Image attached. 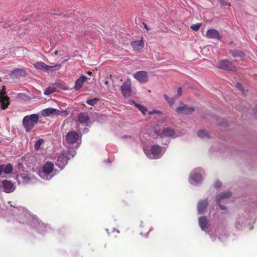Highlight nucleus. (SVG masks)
Listing matches in <instances>:
<instances>
[{
	"instance_id": "obj_1",
	"label": "nucleus",
	"mask_w": 257,
	"mask_h": 257,
	"mask_svg": "<svg viewBox=\"0 0 257 257\" xmlns=\"http://www.w3.org/2000/svg\"><path fill=\"white\" fill-rule=\"evenodd\" d=\"M76 154V151L73 149L62 152L57 160L56 165L62 169L67 165L68 160L73 158Z\"/></svg>"
},
{
	"instance_id": "obj_2",
	"label": "nucleus",
	"mask_w": 257,
	"mask_h": 257,
	"mask_svg": "<svg viewBox=\"0 0 257 257\" xmlns=\"http://www.w3.org/2000/svg\"><path fill=\"white\" fill-rule=\"evenodd\" d=\"M39 117L37 114L25 116L23 119V124L27 132H30L38 122Z\"/></svg>"
},
{
	"instance_id": "obj_3",
	"label": "nucleus",
	"mask_w": 257,
	"mask_h": 257,
	"mask_svg": "<svg viewBox=\"0 0 257 257\" xmlns=\"http://www.w3.org/2000/svg\"><path fill=\"white\" fill-rule=\"evenodd\" d=\"M54 170V164L51 162H46L43 165L42 171L40 172V176L45 180L50 179L53 175H51Z\"/></svg>"
},
{
	"instance_id": "obj_4",
	"label": "nucleus",
	"mask_w": 257,
	"mask_h": 257,
	"mask_svg": "<svg viewBox=\"0 0 257 257\" xmlns=\"http://www.w3.org/2000/svg\"><path fill=\"white\" fill-rule=\"evenodd\" d=\"M41 114L44 116H53L55 115H61L66 116L69 114V112L66 110H60L53 108H48L42 110Z\"/></svg>"
},
{
	"instance_id": "obj_5",
	"label": "nucleus",
	"mask_w": 257,
	"mask_h": 257,
	"mask_svg": "<svg viewBox=\"0 0 257 257\" xmlns=\"http://www.w3.org/2000/svg\"><path fill=\"white\" fill-rule=\"evenodd\" d=\"M154 132L161 138L173 137L175 135L174 130L168 127H163L159 129L156 128L154 130Z\"/></svg>"
},
{
	"instance_id": "obj_6",
	"label": "nucleus",
	"mask_w": 257,
	"mask_h": 257,
	"mask_svg": "<svg viewBox=\"0 0 257 257\" xmlns=\"http://www.w3.org/2000/svg\"><path fill=\"white\" fill-rule=\"evenodd\" d=\"M34 65L37 69L46 72L54 71L55 68L58 67V68H59L61 67L60 64H57L55 66H49L42 61L37 62Z\"/></svg>"
},
{
	"instance_id": "obj_7",
	"label": "nucleus",
	"mask_w": 257,
	"mask_h": 257,
	"mask_svg": "<svg viewBox=\"0 0 257 257\" xmlns=\"http://www.w3.org/2000/svg\"><path fill=\"white\" fill-rule=\"evenodd\" d=\"M218 68L226 71H234L236 69V67L232 62L226 60H222L219 62Z\"/></svg>"
},
{
	"instance_id": "obj_8",
	"label": "nucleus",
	"mask_w": 257,
	"mask_h": 257,
	"mask_svg": "<svg viewBox=\"0 0 257 257\" xmlns=\"http://www.w3.org/2000/svg\"><path fill=\"white\" fill-rule=\"evenodd\" d=\"M162 150V147L159 145H155L152 146L150 150L151 154L149 156V157L151 159L160 158L163 155Z\"/></svg>"
},
{
	"instance_id": "obj_9",
	"label": "nucleus",
	"mask_w": 257,
	"mask_h": 257,
	"mask_svg": "<svg viewBox=\"0 0 257 257\" xmlns=\"http://www.w3.org/2000/svg\"><path fill=\"white\" fill-rule=\"evenodd\" d=\"M132 82L130 79H127L121 85V91L122 95L125 96H130L132 93Z\"/></svg>"
},
{
	"instance_id": "obj_10",
	"label": "nucleus",
	"mask_w": 257,
	"mask_h": 257,
	"mask_svg": "<svg viewBox=\"0 0 257 257\" xmlns=\"http://www.w3.org/2000/svg\"><path fill=\"white\" fill-rule=\"evenodd\" d=\"M5 89V87H3V90L0 91V105L4 109H6L10 104V98L6 95Z\"/></svg>"
},
{
	"instance_id": "obj_11",
	"label": "nucleus",
	"mask_w": 257,
	"mask_h": 257,
	"mask_svg": "<svg viewBox=\"0 0 257 257\" xmlns=\"http://www.w3.org/2000/svg\"><path fill=\"white\" fill-rule=\"evenodd\" d=\"M195 109L193 107L188 106L183 103H180V105L176 108V111L179 113L183 114H190L193 113Z\"/></svg>"
},
{
	"instance_id": "obj_12",
	"label": "nucleus",
	"mask_w": 257,
	"mask_h": 257,
	"mask_svg": "<svg viewBox=\"0 0 257 257\" xmlns=\"http://www.w3.org/2000/svg\"><path fill=\"white\" fill-rule=\"evenodd\" d=\"M79 138V134L75 131H71L66 136V141L70 145H73L77 142Z\"/></svg>"
},
{
	"instance_id": "obj_13",
	"label": "nucleus",
	"mask_w": 257,
	"mask_h": 257,
	"mask_svg": "<svg viewBox=\"0 0 257 257\" xmlns=\"http://www.w3.org/2000/svg\"><path fill=\"white\" fill-rule=\"evenodd\" d=\"M134 77L140 83H145L148 81V75L145 71H139L134 74Z\"/></svg>"
},
{
	"instance_id": "obj_14",
	"label": "nucleus",
	"mask_w": 257,
	"mask_h": 257,
	"mask_svg": "<svg viewBox=\"0 0 257 257\" xmlns=\"http://www.w3.org/2000/svg\"><path fill=\"white\" fill-rule=\"evenodd\" d=\"M206 36L209 39H215L218 40H221L222 39V36L218 31L214 29L208 30L206 33Z\"/></svg>"
},
{
	"instance_id": "obj_15",
	"label": "nucleus",
	"mask_w": 257,
	"mask_h": 257,
	"mask_svg": "<svg viewBox=\"0 0 257 257\" xmlns=\"http://www.w3.org/2000/svg\"><path fill=\"white\" fill-rule=\"evenodd\" d=\"M2 186L4 191L6 193H11L15 190L14 184L11 181L4 180L2 182Z\"/></svg>"
},
{
	"instance_id": "obj_16",
	"label": "nucleus",
	"mask_w": 257,
	"mask_h": 257,
	"mask_svg": "<svg viewBox=\"0 0 257 257\" xmlns=\"http://www.w3.org/2000/svg\"><path fill=\"white\" fill-rule=\"evenodd\" d=\"M208 204L207 199L200 200L197 204V211L199 214H202L205 212Z\"/></svg>"
},
{
	"instance_id": "obj_17",
	"label": "nucleus",
	"mask_w": 257,
	"mask_h": 257,
	"mask_svg": "<svg viewBox=\"0 0 257 257\" xmlns=\"http://www.w3.org/2000/svg\"><path fill=\"white\" fill-rule=\"evenodd\" d=\"M78 119L80 123L88 125L90 119L89 115L85 112H81L78 115Z\"/></svg>"
},
{
	"instance_id": "obj_18",
	"label": "nucleus",
	"mask_w": 257,
	"mask_h": 257,
	"mask_svg": "<svg viewBox=\"0 0 257 257\" xmlns=\"http://www.w3.org/2000/svg\"><path fill=\"white\" fill-rule=\"evenodd\" d=\"M131 46L136 51H140L144 47V42L143 40L132 42Z\"/></svg>"
},
{
	"instance_id": "obj_19",
	"label": "nucleus",
	"mask_w": 257,
	"mask_h": 257,
	"mask_svg": "<svg viewBox=\"0 0 257 257\" xmlns=\"http://www.w3.org/2000/svg\"><path fill=\"white\" fill-rule=\"evenodd\" d=\"M86 78V76L82 75L79 79H77L75 82V86L74 87L75 90H79L82 87L83 83L85 82Z\"/></svg>"
},
{
	"instance_id": "obj_20",
	"label": "nucleus",
	"mask_w": 257,
	"mask_h": 257,
	"mask_svg": "<svg viewBox=\"0 0 257 257\" xmlns=\"http://www.w3.org/2000/svg\"><path fill=\"white\" fill-rule=\"evenodd\" d=\"M231 194L230 192L228 191L218 195L216 198L217 203L219 204L221 199L228 198L231 196Z\"/></svg>"
},
{
	"instance_id": "obj_21",
	"label": "nucleus",
	"mask_w": 257,
	"mask_h": 257,
	"mask_svg": "<svg viewBox=\"0 0 257 257\" xmlns=\"http://www.w3.org/2000/svg\"><path fill=\"white\" fill-rule=\"evenodd\" d=\"M199 223L202 229L207 227V221L206 217L202 216L199 218Z\"/></svg>"
},
{
	"instance_id": "obj_22",
	"label": "nucleus",
	"mask_w": 257,
	"mask_h": 257,
	"mask_svg": "<svg viewBox=\"0 0 257 257\" xmlns=\"http://www.w3.org/2000/svg\"><path fill=\"white\" fill-rule=\"evenodd\" d=\"M56 91L57 87H56L55 84H54L49 86L47 88L45 89L44 91V94L45 95H50Z\"/></svg>"
},
{
	"instance_id": "obj_23",
	"label": "nucleus",
	"mask_w": 257,
	"mask_h": 257,
	"mask_svg": "<svg viewBox=\"0 0 257 257\" xmlns=\"http://www.w3.org/2000/svg\"><path fill=\"white\" fill-rule=\"evenodd\" d=\"M191 179L196 183L199 182L202 180V176L200 173H195L191 175Z\"/></svg>"
},
{
	"instance_id": "obj_24",
	"label": "nucleus",
	"mask_w": 257,
	"mask_h": 257,
	"mask_svg": "<svg viewBox=\"0 0 257 257\" xmlns=\"http://www.w3.org/2000/svg\"><path fill=\"white\" fill-rule=\"evenodd\" d=\"M197 135L199 137L201 138H209V135L208 133L207 132L203 130H200L198 133Z\"/></svg>"
},
{
	"instance_id": "obj_25",
	"label": "nucleus",
	"mask_w": 257,
	"mask_h": 257,
	"mask_svg": "<svg viewBox=\"0 0 257 257\" xmlns=\"http://www.w3.org/2000/svg\"><path fill=\"white\" fill-rule=\"evenodd\" d=\"M133 103L135 105V106L141 111V112L143 114H146L147 112L148 111V109L147 108L140 105V104L136 103L134 101H133Z\"/></svg>"
},
{
	"instance_id": "obj_26",
	"label": "nucleus",
	"mask_w": 257,
	"mask_h": 257,
	"mask_svg": "<svg viewBox=\"0 0 257 257\" xmlns=\"http://www.w3.org/2000/svg\"><path fill=\"white\" fill-rule=\"evenodd\" d=\"M13 170V167L11 164H9L7 165H4L3 172L7 174H10Z\"/></svg>"
},
{
	"instance_id": "obj_27",
	"label": "nucleus",
	"mask_w": 257,
	"mask_h": 257,
	"mask_svg": "<svg viewBox=\"0 0 257 257\" xmlns=\"http://www.w3.org/2000/svg\"><path fill=\"white\" fill-rule=\"evenodd\" d=\"M98 101L99 99L98 98H95L87 100L86 102L90 105L94 106L98 102Z\"/></svg>"
},
{
	"instance_id": "obj_28",
	"label": "nucleus",
	"mask_w": 257,
	"mask_h": 257,
	"mask_svg": "<svg viewBox=\"0 0 257 257\" xmlns=\"http://www.w3.org/2000/svg\"><path fill=\"white\" fill-rule=\"evenodd\" d=\"M43 139H39L38 140L35 144L34 148L36 150H38L40 149V147L42 144L43 143Z\"/></svg>"
},
{
	"instance_id": "obj_29",
	"label": "nucleus",
	"mask_w": 257,
	"mask_h": 257,
	"mask_svg": "<svg viewBox=\"0 0 257 257\" xmlns=\"http://www.w3.org/2000/svg\"><path fill=\"white\" fill-rule=\"evenodd\" d=\"M201 26V23H198V24H195V25H192L191 26V29L192 30H193V31H198L200 29Z\"/></svg>"
},
{
	"instance_id": "obj_30",
	"label": "nucleus",
	"mask_w": 257,
	"mask_h": 257,
	"mask_svg": "<svg viewBox=\"0 0 257 257\" xmlns=\"http://www.w3.org/2000/svg\"><path fill=\"white\" fill-rule=\"evenodd\" d=\"M242 54V53L241 51H237V50L232 51L231 52V55L234 57L241 56Z\"/></svg>"
},
{
	"instance_id": "obj_31",
	"label": "nucleus",
	"mask_w": 257,
	"mask_h": 257,
	"mask_svg": "<svg viewBox=\"0 0 257 257\" xmlns=\"http://www.w3.org/2000/svg\"><path fill=\"white\" fill-rule=\"evenodd\" d=\"M56 87L57 88H60L63 90H66L67 88L65 86H64L62 83L60 82H56L55 83Z\"/></svg>"
},
{
	"instance_id": "obj_32",
	"label": "nucleus",
	"mask_w": 257,
	"mask_h": 257,
	"mask_svg": "<svg viewBox=\"0 0 257 257\" xmlns=\"http://www.w3.org/2000/svg\"><path fill=\"white\" fill-rule=\"evenodd\" d=\"M236 87L239 90L241 91L242 92L244 91L243 86L240 83H237L236 84Z\"/></svg>"
},
{
	"instance_id": "obj_33",
	"label": "nucleus",
	"mask_w": 257,
	"mask_h": 257,
	"mask_svg": "<svg viewBox=\"0 0 257 257\" xmlns=\"http://www.w3.org/2000/svg\"><path fill=\"white\" fill-rule=\"evenodd\" d=\"M167 101L170 105H172L174 104L175 100L174 98H169Z\"/></svg>"
},
{
	"instance_id": "obj_34",
	"label": "nucleus",
	"mask_w": 257,
	"mask_h": 257,
	"mask_svg": "<svg viewBox=\"0 0 257 257\" xmlns=\"http://www.w3.org/2000/svg\"><path fill=\"white\" fill-rule=\"evenodd\" d=\"M221 186V183L220 181H216L214 184V187L219 188Z\"/></svg>"
},
{
	"instance_id": "obj_35",
	"label": "nucleus",
	"mask_w": 257,
	"mask_h": 257,
	"mask_svg": "<svg viewBox=\"0 0 257 257\" xmlns=\"http://www.w3.org/2000/svg\"><path fill=\"white\" fill-rule=\"evenodd\" d=\"M23 180L26 182H28L30 180V178L28 176H24L23 177Z\"/></svg>"
},
{
	"instance_id": "obj_36",
	"label": "nucleus",
	"mask_w": 257,
	"mask_h": 257,
	"mask_svg": "<svg viewBox=\"0 0 257 257\" xmlns=\"http://www.w3.org/2000/svg\"><path fill=\"white\" fill-rule=\"evenodd\" d=\"M182 89L181 87H179L177 90V94H178V96H181L182 95Z\"/></svg>"
},
{
	"instance_id": "obj_37",
	"label": "nucleus",
	"mask_w": 257,
	"mask_h": 257,
	"mask_svg": "<svg viewBox=\"0 0 257 257\" xmlns=\"http://www.w3.org/2000/svg\"><path fill=\"white\" fill-rule=\"evenodd\" d=\"M220 2L222 5L228 6V4L224 0H220Z\"/></svg>"
},
{
	"instance_id": "obj_38",
	"label": "nucleus",
	"mask_w": 257,
	"mask_h": 257,
	"mask_svg": "<svg viewBox=\"0 0 257 257\" xmlns=\"http://www.w3.org/2000/svg\"><path fill=\"white\" fill-rule=\"evenodd\" d=\"M4 169V165H0V176L2 174Z\"/></svg>"
},
{
	"instance_id": "obj_39",
	"label": "nucleus",
	"mask_w": 257,
	"mask_h": 257,
	"mask_svg": "<svg viewBox=\"0 0 257 257\" xmlns=\"http://www.w3.org/2000/svg\"><path fill=\"white\" fill-rule=\"evenodd\" d=\"M219 206L220 207V208L221 209V210H226V207L224 206H223V205H219Z\"/></svg>"
},
{
	"instance_id": "obj_40",
	"label": "nucleus",
	"mask_w": 257,
	"mask_h": 257,
	"mask_svg": "<svg viewBox=\"0 0 257 257\" xmlns=\"http://www.w3.org/2000/svg\"><path fill=\"white\" fill-rule=\"evenodd\" d=\"M143 25L144 26L145 29H146L147 31H149L150 30L149 28L148 27V26L145 23H144Z\"/></svg>"
},
{
	"instance_id": "obj_41",
	"label": "nucleus",
	"mask_w": 257,
	"mask_h": 257,
	"mask_svg": "<svg viewBox=\"0 0 257 257\" xmlns=\"http://www.w3.org/2000/svg\"><path fill=\"white\" fill-rule=\"evenodd\" d=\"M22 71H23V70L21 69H16L14 70V72H18V71L19 72H21Z\"/></svg>"
},
{
	"instance_id": "obj_42",
	"label": "nucleus",
	"mask_w": 257,
	"mask_h": 257,
	"mask_svg": "<svg viewBox=\"0 0 257 257\" xmlns=\"http://www.w3.org/2000/svg\"><path fill=\"white\" fill-rule=\"evenodd\" d=\"M164 97L166 101H167L169 98V97L166 94L164 95Z\"/></svg>"
},
{
	"instance_id": "obj_43",
	"label": "nucleus",
	"mask_w": 257,
	"mask_h": 257,
	"mask_svg": "<svg viewBox=\"0 0 257 257\" xmlns=\"http://www.w3.org/2000/svg\"><path fill=\"white\" fill-rule=\"evenodd\" d=\"M54 54H55V55H58V54H59V52H58V50L55 51L54 52Z\"/></svg>"
},
{
	"instance_id": "obj_44",
	"label": "nucleus",
	"mask_w": 257,
	"mask_h": 257,
	"mask_svg": "<svg viewBox=\"0 0 257 257\" xmlns=\"http://www.w3.org/2000/svg\"><path fill=\"white\" fill-rule=\"evenodd\" d=\"M87 74H88V75H91L92 72H91V71H88V72H87Z\"/></svg>"
},
{
	"instance_id": "obj_45",
	"label": "nucleus",
	"mask_w": 257,
	"mask_h": 257,
	"mask_svg": "<svg viewBox=\"0 0 257 257\" xmlns=\"http://www.w3.org/2000/svg\"><path fill=\"white\" fill-rule=\"evenodd\" d=\"M104 83H105V84L107 85L108 84V81H105Z\"/></svg>"
},
{
	"instance_id": "obj_46",
	"label": "nucleus",
	"mask_w": 257,
	"mask_h": 257,
	"mask_svg": "<svg viewBox=\"0 0 257 257\" xmlns=\"http://www.w3.org/2000/svg\"><path fill=\"white\" fill-rule=\"evenodd\" d=\"M155 113H160V112L159 111H155Z\"/></svg>"
},
{
	"instance_id": "obj_47",
	"label": "nucleus",
	"mask_w": 257,
	"mask_h": 257,
	"mask_svg": "<svg viewBox=\"0 0 257 257\" xmlns=\"http://www.w3.org/2000/svg\"><path fill=\"white\" fill-rule=\"evenodd\" d=\"M255 111H257V107L255 109Z\"/></svg>"
},
{
	"instance_id": "obj_48",
	"label": "nucleus",
	"mask_w": 257,
	"mask_h": 257,
	"mask_svg": "<svg viewBox=\"0 0 257 257\" xmlns=\"http://www.w3.org/2000/svg\"><path fill=\"white\" fill-rule=\"evenodd\" d=\"M150 231H151V230H150V229H149V231L147 232V233H148V232H149Z\"/></svg>"
}]
</instances>
